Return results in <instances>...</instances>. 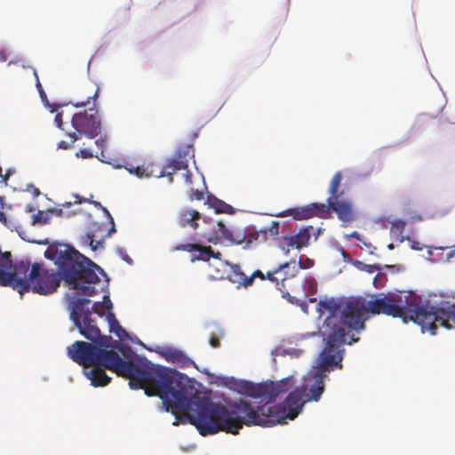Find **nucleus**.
<instances>
[{
	"label": "nucleus",
	"mask_w": 455,
	"mask_h": 455,
	"mask_svg": "<svg viewBox=\"0 0 455 455\" xmlns=\"http://www.w3.org/2000/svg\"><path fill=\"white\" fill-rule=\"evenodd\" d=\"M188 196L190 201H200L204 198V191L203 189L196 188L194 186H191L188 190Z\"/></svg>",
	"instance_id": "obj_28"
},
{
	"label": "nucleus",
	"mask_w": 455,
	"mask_h": 455,
	"mask_svg": "<svg viewBox=\"0 0 455 455\" xmlns=\"http://www.w3.org/2000/svg\"><path fill=\"white\" fill-rule=\"evenodd\" d=\"M49 222V216L43 211H38L32 216V224H43L45 225Z\"/></svg>",
	"instance_id": "obj_27"
},
{
	"label": "nucleus",
	"mask_w": 455,
	"mask_h": 455,
	"mask_svg": "<svg viewBox=\"0 0 455 455\" xmlns=\"http://www.w3.org/2000/svg\"><path fill=\"white\" fill-rule=\"evenodd\" d=\"M76 156L83 159H88L93 157L94 155L90 149L82 148L76 154Z\"/></svg>",
	"instance_id": "obj_33"
},
{
	"label": "nucleus",
	"mask_w": 455,
	"mask_h": 455,
	"mask_svg": "<svg viewBox=\"0 0 455 455\" xmlns=\"http://www.w3.org/2000/svg\"><path fill=\"white\" fill-rule=\"evenodd\" d=\"M32 265L28 259L17 260L12 265L11 253L0 251V285L10 286L21 295L29 291Z\"/></svg>",
	"instance_id": "obj_9"
},
{
	"label": "nucleus",
	"mask_w": 455,
	"mask_h": 455,
	"mask_svg": "<svg viewBox=\"0 0 455 455\" xmlns=\"http://www.w3.org/2000/svg\"><path fill=\"white\" fill-rule=\"evenodd\" d=\"M403 240H404L403 236H401V238L399 239V242H400V243H403Z\"/></svg>",
	"instance_id": "obj_55"
},
{
	"label": "nucleus",
	"mask_w": 455,
	"mask_h": 455,
	"mask_svg": "<svg viewBox=\"0 0 455 455\" xmlns=\"http://www.w3.org/2000/svg\"><path fill=\"white\" fill-rule=\"evenodd\" d=\"M111 307L112 302L108 296L104 297L103 302H95L92 305L93 312L99 315L100 316H103L105 315V311L111 309Z\"/></svg>",
	"instance_id": "obj_25"
},
{
	"label": "nucleus",
	"mask_w": 455,
	"mask_h": 455,
	"mask_svg": "<svg viewBox=\"0 0 455 455\" xmlns=\"http://www.w3.org/2000/svg\"><path fill=\"white\" fill-rule=\"evenodd\" d=\"M342 181L341 172H337L329 186L327 205L322 203H312L302 207L287 209L276 214L277 217L291 216L295 220H308L311 218L327 219L330 212L336 213L338 219L344 223H350L356 218L353 202L344 198V190H339Z\"/></svg>",
	"instance_id": "obj_6"
},
{
	"label": "nucleus",
	"mask_w": 455,
	"mask_h": 455,
	"mask_svg": "<svg viewBox=\"0 0 455 455\" xmlns=\"http://www.w3.org/2000/svg\"><path fill=\"white\" fill-rule=\"evenodd\" d=\"M314 264V261L310 259H307L304 262H301L302 268L311 267Z\"/></svg>",
	"instance_id": "obj_45"
},
{
	"label": "nucleus",
	"mask_w": 455,
	"mask_h": 455,
	"mask_svg": "<svg viewBox=\"0 0 455 455\" xmlns=\"http://www.w3.org/2000/svg\"><path fill=\"white\" fill-rule=\"evenodd\" d=\"M27 190L31 191L35 197L40 195V190L32 184L28 187Z\"/></svg>",
	"instance_id": "obj_44"
},
{
	"label": "nucleus",
	"mask_w": 455,
	"mask_h": 455,
	"mask_svg": "<svg viewBox=\"0 0 455 455\" xmlns=\"http://www.w3.org/2000/svg\"><path fill=\"white\" fill-rule=\"evenodd\" d=\"M377 274L373 278V285L377 289L384 287L387 282V272L384 269H379L376 271Z\"/></svg>",
	"instance_id": "obj_26"
},
{
	"label": "nucleus",
	"mask_w": 455,
	"mask_h": 455,
	"mask_svg": "<svg viewBox=\"0 0 455 455\" xmlns=\"http://www.w3.org/2000/svg\"><path fill=\"white\" fill-rule=\"evenodd\" d=\"M65 205H67V206H70V205H71V203H68V204H66Z\"/></svg>",
	"instance_id": "obj_59"
},
{
	"label": "nucleus",
	"mask_w": 455,
	"mask_h": 455,
	"mask_svg": "<svg viewBox=\"0 0 455 455\" xmlns=\"http://www.w3.org/2000/svg\"><path fill=\"white\" fill-rule=\"evenodd\" d=\"M200 235L212 243L229 239L232 236L231 231L220 221L214 224L212 230L203 231Z\"/></svg>",
	"instance_id": "obj_18"
},
{
	"label": "nucleus",
	"mask_w": 455,
	"mask_h": 455,
	"mask_svg": "<svg viewBox=\"0 0 455 455\" xmlns=\"http://www.w3.org/2000/svg\"><path fill=\"white\" fill-rule=\"evenodd\" d=\"M99 87H97L92 93L87 96L85 100L77 102H72L76 108L85 107L90 104V100H93V108H90L87 110L76 113L72 116V126L76 130L73 132H68L67 135L69 137L70 141L60 140L58 143V148L61 149L71 148L73 144L80 140L83 135L88 138H95L100 133L101 124L98 116V110L96 109L95 102L99 96Z\"/></svg>",
	"instance_id": "obj_7"
},
{
	"label": "nucleus",
	"mask_w": 455,
	"mask_h": 455,
	"mask_svg": "<svg viewBox=\"0 0 455 455\" xmlns=\"http://www.w3.org/2000/svg\"><path fill=\"white\" fill-rule=\"evenodd\" d=\"M34 75L36 76V88L38 90V92L40 94V98L42 100V101L44 103V105L50 109V111L52 113L55 112L57 110V108L59 107H60V105H56V104H51L47 99V96H46V93L44 92L43 87H42V84L39 81V77H38V75L36 73V70H34Z\"/></svg>",
	"instance_id": "obj_23"
},
{
	"label": "nucleus",
	"mask_w": 455,
	"mask_h": 455,
	"mask_svg": "<svg viewBox=\"0 0 455 455\" xmlns=\"http://www.w3.org/2000/svg\"><path fill=\"white\" fill-rule=\"evenodd\" d=\"M346 310L355 313L357 331L364 329V321L369 315H385L402 318L404 323L412 321L421 326L422 331L435 334L437 326L446 329L455 328V304L442 303L439 307L432 306L429 301L422 303L421 297L412 291H397L376 293L369 299L358 297L350 298Z\"/></svg>",
	"instance_id": "obj_3"
},
{
	"label": "nucleus",
	"mask_w": 455,
	"mask_h": 455,
	"mask_svg": "<svg viewBox=\"0 0 455 455\" xmlns=\"http://www.w3.org/2000/svg\"><path fill=\"white\" fill-rule=\"evenodd\" d=\"M90 302V299L85 298L72 297L68 302L70 319L79 332L92 342V345L102 349L108 348L112 347V337L101 335L95 319L92 318V313L87 307Z\"/></svg>",
	"instance_id": "obj_8"
},
{
	"label": "nucleus",
	"mask_w": 455,
	"mask_h": 455,
	"mask_svg": "<svg viewBox=\"0 0 455 455\" xmlns=\"http://www.w3.org/2000/svg\"><path fill=\"white\" fill-rule=\"evenodd\" d=\"M207 204L210 208L214 209L216 213H233V207L224 201L217 198L213 195H209L207 197Z\"/></svg>",
	"instance_id": "obj_20"
},
{
	"label": "nucleus",
	"mask_w": 455,
	"mask_h": 455,
	"mask_svg": "<svg viewBox=\"0 0 455 455\" xmlns=\"http://www.w3.org/2000/svg\"><path fill=\"white\" fill-rule=\"evenodd\" d=\"M54 122L57 125V127L60 130H64L63 128V120H62V113H57L54 117Z\"/></svg>",
	"instance_id": "obj_41"
},
{
	"label": "nucleus",
	"mask_w": 455,
	"mask_h": 455,
	"mask_svg": "<svg viewBox=\"0 0 455 455\" xmlns=\"http://www.w3.org/2000/svg\"><path fill=\"white\" fill-rule=\"evenodd\" d=\"M255 277H259L260 279H267V275H265L260 270L254 271L251 276H246L240 269L239 266H235L233 267V272L229 275V280L232 283H236L238 285H243L244 287L250 286L252 284Z\"/></svg>",
	"instance_id": "obj_17"
},
{
	"label": "nucleus",
	"mask_w": 455,
	"mask_h": 455,
	"mask_svg": "<svg viewBox=\"0 0 455 455\" xmlns=\"http://www.w3.org/2000/svg\"><path fill=\"white\" fill-rule=\"evenodd\" d=\"M301 268V261L297 262L293 259L281 264L273 271L267 272V277L269 281L276 283L278 290L283 293V297H290L285 281L295 277Z\"/></svg>",
	"instance_id": "obj_12"
},
{
	"label": "nucleus",
	"mask_w": 455,
	"mask_h": 455,
	"mask_svg": "<svg viewBox=\"0 0 455 455\" xmlns=\"http://www.w3.org/2000/svg\"><path fill=\"white\" fill-rule=\"evenodd\" d=\"M172 251H185L188 252H198L192 256V261L204 260L208 261L211 258L220 259V252L215 253L211 246H202L195 243H180L172 249Z\"/></svg>",
	"instance_id": "obj_13"
},
{
	"label": "nucleus",
	"mask_w": 455,
	"mask_h": 455,
	"mask_svg": "<svg viewBox=\"0 0 455 455\" xmlns=\"http://www.w3.org/2000/svg\"><path fill=\"white\" fill-rule=\"evenodd\" d=\"M394 248H395V246H394V244H393V243H389V244L387 245V249H388V250H390V251H391V250H393Z\"/></svg>",
	"instance_id": "obj_54"
},
{
	"label": "nucleus",
	"mask_w": 455,
	"mask_h": 455,
	"mask_svg": "<svg viewBox=\"0 0 455 455\" xmlns=\"http://www.w3.org/2000/svg\"><path fill=\"white\" fill-rule=\"evenodd\" d=\"M201 213L193 209L182 210L177 216V223L181 228L190 227L196 229L198 227V220L201 219Z\"/></svg>",
	"instance_id": "obj_19"
},
{
	"label": "nucleus",
	"mask_w": 455,
	"mask_h": 455,
	"mask_svg": "<svg viewBox=\"0 0 455 455\" xmlns=\"http://www.w3.org/2000/svg\"><path fill=\"white\" fill-rule=\"evenodd\" d=\"M279 222L272 221L271 225L268 228H265L264 229H262V232L271 236H275L279 234Z\"/></svg>",
	"instance_id": "obj_30"
},
{
	"label": "nucleus",
	"mask_w": 455,
	"mask_h": 455,
	"mask_svg": "<svg viewBox=\"0 0 455 455\" xmlns=\"http://www.w3.org/2000/svg\"><path fill=\"white\" fill-rule=\"evenodd\" d=\"M307 283H309L310 287H313L315 285V280L313 278H309L307 280Z\"/></svg>",
	"instance_id": "obj_53"
},
{
	"label": "nucleus",
	"mask_w": 455,
	"mask_h": 455,
	"mask_svg": "<svg viewBox=\"0 0 455 455\" xmlns=\"http://www.w3.org/2000/svg\"><path fill=\"white\" fill-rule=\"evenodd\" d=\"M0 221L4 224H6L7 222L6 217L3 212H0Z\"/></svg>",
	"instance_id": "obj_50"
},
{
	"label": "nucleus",
	"mask_w": 455,
	"mask_h": 455,
	"mask_svg": "<svg viewBox=\"0 0 455 455\" xmlns=\"http://www.w3.org/2000/svg\"><path fill=\"white\" fill-rule=\"evenodd\" d=\"M294 386L292 376L283 378L277 382L268 381L263 383L264 396L268 402L274 401L278 395L288 392Z\"/></svg>",
	"instance_id": "obj_14"
},
{
	"label": "nucleus",
	"mask_w": 455,
	"mask_h": 455,
	"mask_svg": "<svg viewBox=\"0 0 455 455\" xmlns=\"http://www.w3.org/2000/svg\"><path fill=\"white\" fill-rule=\"evenodd\" d=\"M323 352L319 355V367L314 371H310L303 380L300 387L297 388L302 393L306 401L317 402L324 391V378L325 371L332 370L333 368H342L341 361L336 363L328 364L323 366Z\"/></svg>",
	"instance_id": "obj_10"
},
{
	"label": "nucleus",
	"mask_w": 455,
	"mask_h": 455,
	"mask_svg": "<svg viewBox=\"0 0 455 455\" xmlns=\"http://www.w3.org/2000/svg\"><path fill=\"white\" fill-rule=\"evenodd\" d=\"M28 211H29V212H32V211H33V208H32V207H28Z\"/></svg>",
	"instance_id": "obj_58"
},
{
	"label": "nucleus",
	"mask_w": 455,
	"mask_h": 455,
	"mask_svg": "<svg viewBox=\"0 0 455 455\" xmlns=\"http://www.w3.org/2000/svg\"><path fill=\"white\" fill-rule=\"evenodd\" d=\"M68 355L83 367L92 366L84 375L94 387L110 382L105 369L130 379V386L144 389L148 396H158L165 411L181 415L190 423L197 389L192 380L176 370L155 365L146 360L140 363L124 361L117 352L102 349L89 342L77 340L68 347Z\"/></svg>",
	"instance_id": "obj_1"
},
{
	"label": "nucleus",
	"mask_w": 455,
	"mask_h": 455,
	"mask_svg": "<svg viewBox=\"0 0 455 455\" xmlns=\"http://www.w3.org/2000/svg\"><path fill=\"white\" fill-rule=\"evenodd\" d=\"M193 150L191 145H184L179 147L174 154V156L171 158L175 164L182 162L183 164H187V168L188 167V156L190 155L191 151Z\"/></svg>",
	"instance_id": "obj_21"
},
{
	"label": "nucleus",
	"mask_w": 455,
	"mask_h": 455,
	"mask_svg": "<svg viewBox=\"0 0 455 455\" xmlns=\"http://www.w3.org/2000/svg\"><path fill=\"white\" fill-rule=\"evenodd\" d=\"M384 271L387 273H390V274H397L400 272L401 270V266L399 265H384L382 266Z\"/></svg>",
	"instance_id": "obj_34"
},
{
	"label": "nucleus",
	"mask_w": 455,
	"mask_h": 455,
	"mask_svg": "<svg viewBox=\"0 0 455 455\" xmlns=\"http://www.w3.org/2000/svg\"><path fill=\"white\" fill-rule=\"evenodd\" d=\"M44 257L54 262L57 271L44 269L40 263H34L30 269L31 288L34 293L50 295L55 292L63 280L66 285L77 290L84 296H93L95 287L101 280L97 274L106 276L103 270L92 260L70 245L60 243L50 244Z\"/></svg>",
	"instance_id": "obj_4"
},
{
	"label": "nucleus",
	"mask_w": 455,
	"mask_h": 455,
	"mask_svg": "<svg viewBox=\"0 0 455 455\" xmlns=\"http://www.w3.org/2000/svg\"><path fill=\"white\" fill-rule=\"evenodd\" d=\"M2 167L0 166V177H2Z\"/></svg>",
	"instance_id": "obj_56"
},
{
	"label": "nucleus",
	"mask_w": 455,
	"mask_h": 455,
	"mask_svg": "<svg viewBox=\"0 0 455 455\" xmlns=\"http://www.w3.org/2000/svg\"><path fill=\"white\" fill-rule=\"evenodd\" d=\"M209 343L214 348H217L220 346V340L219 337H217L215 334H212L210 337Z\"/></svg>",
	"instance_id": "obj_39"
},
{
	"label": "nucleus",
	"mask_w": 455,
	"mask_h": 455,
	"mask_svg": "<svg viewBox=\"0 0 455 455\" xmlns=\"http://www.w3.org/2000/svg\"><path fill=\"white\" fill-rule=\"evenodd\" d=\"M411 249L416 250V251H420V250H422V247L419 245V243L413 242L411 244Z\"/></svg>",
	"instance_id": "obj_46"
},
{
	"label": "nucleus",
	"mask_w": 455,
	"mask_h": 455,
	"mask_svg": "<svg viewBox=\"0 0 455 455\" xmlns=\"http://www.w3.org/2000/svg\"><path fill=\"white\" fill-rule=\"evenodd\" d=\"M5 60H6V56L4 54V52L0 51V61H5Z\"/></svg>",
	"instance_id": "obj_51"
},
{
	"label": "nucleus",
	"mask_w": 455,
	"mask_h": 455,
	"mask_svg": "<svg viewBox=\"0 0 455 455\" xmlns=\"http://www.w3.org/2000/svg\"><path fill=\"white\" fill-rule=\"evenodd\" d=\"M76 198L77 199L76 202V203H84V202H89V199H86V198H84V197H81L80 196L76 195Z\"/></svg>",
	"instance_id": "obj_48"
},
{
	"label": "nucleus",
	"mask_w": 455,
	"mask_h": 455,
	"mask_svg": "<svg viewBox=\"0 0 455 455\" xmlns=\"http://www.w3.org/2000/svg\"><path fill=\"white\" fill-rule=\"evenodd\" d=\"M364 244H365L367 247H369V248H371V245L370 243H369V244L364 243Z\"/></svg>",
	"instance_id": "obj_57"
},
{
	"label": "nucleus",
	"mask_w": 455,
	"mask_h": 455,
	"mask_svg": "<svg viewBox=\"0 0 455 455\" xmlns=\"http://www.w3.org/2000/svg\"><path fill=\"white\" fill-rule=\"evenodd\" d=\"M52 212H55L58 216H64V212L62 209H54L52 210Z\"/></svg>",
	"instance_id": "obj_49"
},
{
	"label": "nucleus",
	"mask_w": 455,
	"mask_h": 455,
	"mask_svg": "<svg viewBox=\"0 0 455 455\" xmlns=\"http://www.w3.org/2000/svg\"><path fill=\"white\" fill-rule=\"evenodd\" d=\"M96 145L100 148H102L103 146H104V143H105V140L103 139H100L98 140L95 141ZM95 156L100 160L101 162L103 163H108L110 164L109 160H108V157L106 156L105 152L103 149L100 150V154H96Z\"/></svg>",
	"instance_id": "obj_29"
},
{
	"label": "nucleus",
	"mask_w": 455,
	"mask_h": 455,
	"mask_svg": "<svg viewBox=\"0 0 455 455\" xmlns=\"http://www.w3.org/2000/svg\"><path fill=\"white\" fill-rule=\"evenodd\" d=\"M405 228V222L401 220H397L392 223L391 231L398 234H402Z\"/></svg>",
	"instance_id": "obj_32"
},
{
	"label": "nucleus",
	"mask_w": 455,
	"mask_h": 455,
	"mask_svg": "<svg viewBox=\"0 0 455 455\" xmlns=\"http://www.w3.org/2000/svg\"><path fill=\"white\" fill-rule=\"evenodd\" d=\"M120 256L122 259L126 261L128 264H132V258L126 253L125 250L121 249L119 250Z\"/></svg>",
	"instance_id": "obj_42"
},
{
	"label": "nucleus",
	"mask_w": 455,
	"mask_h": 455,
	"mask_svg": "<svg viewBox=\"0 0 455 455\" xmlns=\"http://www.w3.org/2000/svg\"><path fill=\"white\" fill-rule=\"evenodd\" d=\"M314 230L312 226L302 228L298 234L294 235L298 243V250L307 247L309 244L311 232Z\"/></svg>",
	"instance_id": "obj_22"
},
{
	"label": "nucleus",
	"mask_w": 455,
	"mask_h": 455,
	"mask_svg": "<svg viewBox=\"0 0 455 455\" xmlns=\"http://www.w3.org/2000/svg\"><path fill=\"white\" fill-rule=\"evenodd\" d=\"M279 247L286 254L289 253L291 248L298 249V243L295 239V235H284L282 236L279 242Z\"/></svg>",
	"instance_id": "obj_24"
},
{
	"label": "nucleus",
	"mask_w": 455,
	"mask_h": 455,
	"mask_svg": "<svg viewBox=\"0 0 455 455\" xmlns=\"http://www.w3.org/2000/svg\"><path fill=\"white\" fill-rule=\"evenodd\" d=\"M349 301L350 298L339 303L333 299L319 302V306L330 313L322 328L325 342L323 350V366L342 361V346L347 342L352 344L358 340L353 334L354 331H357V326L353 323L356 321L355 313H348L345 308Z\"/></svg>",
	"instance_id": "obj_5"
},
{
	"label": "nucleus",
	"mask_w": 455,
	"mask_h": 455,
	"mask_svg": "<svg viewBox=\"0 0 455 455\" xmlns=\"http://www.w3.org/2000/svg\"><path fill=\"white\" fill-rule=\"evenodd\" d=\"M379 269H383L382 265H380V264H367V266L363 269V272H366L368 274H373Z\"/></svg>",
	"instance_id": "obj_35"
},
{
	"label": "nucleus",
	"mask_w": 455,
	"mask_h": 455,
	"mask_svg": "<svg viewBox=\"0 0 455 455\" xmlns=\"http://www.w3.org/2000/svg\"><path fill=\"white\" fill-rule=\"evenodd\" d=\"M347 236H348V237L355 238V239H356V240H358V241H360V240H361V239H360V235H359V234H358V232H356V231L352 232V233H351L350 235H348Z\"/></svg>",
	"instance_id": "obj_47"
},
{
	"label": "nucleus",
	"mask_w": 455,
	"mask_h": 455,
	"mask_svg": "<svg viewBox=\"0 0 455 455\" xmlns=\"http://www.w3.org/2000/svg\"><path fill=\"white\" fill-rule=\"evenodd\" d=\"M86 241L89 243L90 246L93 251H95L98 248L99 244H102L101 242H97V244L94 245V234L93 233H87L86 235Z\"/></svg>",
	"instance_id": "obj_36"
},
{
	"label": "nucleus",
	"mask_w": 455,
	"mask_h": 455,
	"mask_svg": "<svg viewBox=\"0 0 455 455\" xmlns=\"http://www.w3.org/2000/svg\"><path fill=\"white\" fill-rule=\"evenodd\" d=\"M161 355L168 361L179 364L182 368L196 366L195 362L190 359L183 351L165 347L161 351Z\"/></svg>",
	"instance_id": "obj_16"
},
{
	"label": "nucleus",
	"mask_w": 455,
	"mask_h": 455,
	"mask_svg": "<svg viewBox=\"0 0 455 455\" xmlns=\"http://www.w3.org/2000/svg\"><path fill=\"white\" fill-rule=\"evenodd\" d=\"M124 167L131 173L138 178H161L169 177L170 182L173 181V174L180 170H187V164L182 162L175 164L172 160H169L168 163L160 167L154 163H144L141 165L134 166L132 164H125Z\"/></svg>",
	"instance_id": "obj_11"
},
{
	"label": "nucleus",
	"mask_w": 455,
	"mask_h": 455,
	"mask_svg": "<svg viewBox=\"0 0 455 455\" xmlns=\"http://www.w3.org/2000/svg\"><path fill=\"white\" fill-rule=\"evenodd\" d=\"M110 332H114L119 339H124V337H128V333L120 325L116 329H113Z\"/></svg>",
	"instance_id": "obj_37"
},
{
	"label": "nucleus",
	"mask_w": 455,
	"mask_h": 455,
	"mask_svg": "<svg viewBox=\"0 0 455 455\" xmlns=\"http://www.w3.org/2000/svg\"><path fill=\"white\" fill-rule=\"evenodd\" d=\"M89 203H91V204H94L95 206L100 207V208H102V209L104 208V207L101 205V204H100V202H96V201H91V200H89Z\"/></svg>",
	"instance_id": "obj_52"
},
{
	"label": "nucleus",
	"mask_w": 455,
	"mask_h": 455,
	"mask_svg": "<svg viewBox=\"0 0 455 455\" xmlns=\"http://www.w3.org/2000/svg\"><path fill=\"white\" fill-rule=\"evenodd\" d=\"M103 211L108 216V218L110 219L111 228L108 231V235H111L113 233L116 232L114 220H113L112 216L110 215L109 212L106 208H103Z\"/></svg>",
	"instance_id": "obj_38"
},
{
	"label": "nucleus",
	"mask_w": 455,
	"mask_h": 455,
	"mask_svg": "<svg viewBox=\"0 0 455 455\" xmlns=\"http://www.w3.org/2000/svg\"><path fill=\"white\" fill-rule=\"evenodd\" d=\"M186 171L187 172L184 173L183 177L185 180V183L188 186V188H189L191 186H193V181H192L193 174L188 169Z\"/></svg>",
	"instance_id": "obj_40"
},
{
	"label": "nucleus",
	"mask_w": 455,
	"mask_h": 455,
	"mask_svg": "<svg viewBox=\"0 0 455 455\" xmlns=\"http://www.w3.org/2000/svg\"><path fill=\"white\" fill-rule=\"evenodd\" d=\"M106 317L109 324V331H112V328L116 329L118 326H120L119 322L112 312L108 311Z\"/></svg>",
	"instance_id": "obj_31"
},
{
	"label": "nucleus",
	"mask_w": 455,
	"mask_h": 455,
	"mask_svg": "<svg viewBox=\"0 0 455 455\" xmlns=\"http://www.w3.org/2000/svg\"><path fill=\"white\" fill-rule=\"evenodd\" d=\"M353 266L355 267L358 270L363 271L367 264L363 263V261H360L358 259H355L352 262Z\"/></svg>",
	"instance_id": "obj_43"
},
{
	"label": "nucleus",
	"mask_w": 455,
	"mask_h": 455,
	"mask_svg": "<svg viewBox=\"0 0 455 455\" xmlns=\"http://www.w3.org/2000/svg\"><path fill=\"white\" fill-rule=\"evenodd\" d=\"M230 388L236 391L239 394L251 396L253 398H263L264 396V391L265 388L263 387V383L259 384H253L252 382H250L248 380H236L235 379H232L230 380Z\"/></svg>",
	"instance_id": "obj_15"
},
{
	"label": "nucleus",
	"mask_w": 455,
	"mask_h": 455,
	"mask_svg": "<svg viewBox=\"0 0 455 455\" xmlns=\"http://www.w3.org/2000/svg\"><path fill=\"white\" fill-rule=\"evenodd\" d=\"M308 401L296 387L289 393L282 404L260 406L257 410L247 401L240 399L228 406L214 403L202 396L197 390L194 410L190 412V424L203 436L226 432L237 435L245 426L272 427L294 419Z\"/></svg>",
	"instance_id": "obj_2"
}]
</instances>
